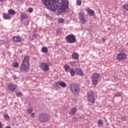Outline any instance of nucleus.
<instances>
[{"label": "nucleus", "instance_id": "nucleus-1", "mask_svg": "<svg viewBox=\"0 0 128 128\" xmlns=\"http://www.w3.org/2000/svg\"><path fill=\"white\" fill-rule=\"evenodd\" d=\"M46 8L52 12L59 10L62 12L68 8V1L66 0H42Z\"/></svg>", "mask_w": 128, "mask_h": 128}, {"label": "nucleus", "instance_id": "nucleus-2", "mask_svg": "<svg viewBox=\"0 0 128 128\" xmlns=\"http://www.w3.org/2000/svg\"><path fill=\"white\" fill-rule=\"evenodd\" d=\"M50 120V115L46 112L40 114L38 116V120L41 124H46Z\"/></svg>", "mask_w": 128, "mask_h": 128}, {"label": "nucleus", "instance_id": "nucleus-3", "mask_svg": "<svg viewBox=\"0 0 128 128\" xmlns=\"http://www.w3.org/2000/svg\"><path fill=\"white\" fill-rule=\"evenodd\" d=\"M70 90L74 96H78L80 92V88L78 84L73 83L70 85Z\"/></svg>", "mask_w": 128, "mask_h": 128}, {"label": "nucleus", "instance_id": "nucleus-4", "mask_svg": "<svg viewBox=\"0 0 128 128\" xmlns=\"http://www.w3.org/2000/svg\"><path fill=\"white\" fill-rule=\"evenodd\" d=\"M65 40L68 44H74L76 42V37L74 34H70L66 37Z\"/></svg>", "mask_w": 128, "mask_h": 128}, {"label": "nucleus", "instance_id": "nucleus-5", "mask_svg": "<svg viewBox=\"0 0 128 128\" xmlns=\"http://www.w3.org/2000/svg\"><path fill=\"white\" fill-rule=\"evenodd\" d=\"M100 75L98 73H94L92 76V84H94V86H96L98 84V78H100Z\"/></svg>", "mask_w": 128, "mask_h": 128}, {"label": "nucleus", "instance_id": "nucleus-6", "mask_svg": "<svg viewBox=\"0 0 128 128\" xmlns=\"http://www.w3.org/2000/svg\"><path fill=\"white\" fill-rule=\"evenodd\" d=\"M88 100L94 104L96 100L94 97V92L93 91L90 90L87 93Z\"/></svg>", "mask_w": 128, "mask_h": 128}, {"label": "nucleus", "instance_id": "nucleus-7", "mask_svg": "<svg viewBox=\"0 0 128 128\" xmlns=\"http://www.w3.org/2000/svg\"><path fill=\"white\" fill-rule=\"evenodd\" d=\"M116 58L118 60H124L126 58V54L124 50H122V52H120V53L116 54Z\"/></svg>", "mask_w": 128, "mask_h": 128}, {"label": "nucleus", "instance_id": "nucleus-8", "mask_svg": "<svg viewBox=\"0 0 128 128\" xmlns=\"http://www.w3.org/2000/svg\"><path fill=\"white\" fill-rule=\"evenodd\" d=\"M30 70V65L22 63L20 66V71L21 72H28Z\"/></svg>", "mask_w": 128, "mask_h": 128}, {"label": "nucleus", "instance_id": "nucleus-9", "mask_svg": "<svg viewBox=\"0 0 128 128\" xmlns=\"http://www.w3.org/2000/svg\"><path fill=\"white\" fill-rule=\"evenodd\" d=\"M79 20L82 24H83L88 22L86 19L84 18V12H79Z\"/></svg>", "mask_w": 128, "mask_h": 128}, {"label": "nucleus", "instance_id": "nucleus-10", "mask_svg": "<svg viewBox=\"0 0 128 128\" xmlns=\"http://www.w3.org/2000/svg\"><path fill=\"white\" fill-rule=\"evenodd\" d=\"M40 68H41V70H42L44 72H48L50 70V66L46 63H40Z\"/></svg>", "mask_w": 128, "mask_h": 128}, {"label": "nucleus", "instance_id": "nucleus-11", "mask_svg": "<svg viewBox=\"0 0 128 128\" xmlns=\"http://www.w3.org/2000/svg\"><path fill=\"white\" fill-rule=\"evenodd\" d=\"M8 90H10L12 92H14L16 90V85L14 84L10 83L8 84Z\"/></svg>", "mask_w": 128, "mask_h": 128}, {"label": "nucleus", "instance_id": "nucleus-12", "mask_svg": "<svg viewBox=\"0 0 128 128\" xmlns=\"http://www.w3.org/2000/svg\"><path fill=\"white\" fill-rule=\"evenodd\" d=\"M22 64H28L30 66V57L28 56H26L22 62Z\"/></svg>", "mask_w": 128, "mask_h": 128}, {"label": "nucleus", "instance_id": "nucleus-13", "mask_svg": "<svg viewBox=\"0 0 128 128\" xmlns=\"http://www.w3.org/2000/svg\"><path fill=\"white\" fill-rule=\"evenodd\" d=\"M78 110L76 109V108L74 107L72 108L70 111L69 114H72V116H74L76 114V111Z\"/></svg>", "mask_w": 128, "mask_h": 128}, {"label": "nucleus", "instance_id": "nucleus-14", "mask_svg": "<svg viewBox=\"0 0 128 128\" xmlns=\"http://www.w3.org/2000/svg\"><path fill=\"white\" fill-rule=\"evenodd\" d=\"M13 40L16 42H22V38L18 36H14L13 37Z\"/></svg>", "mask_w": 128, "mask_h": 128}, {"label": "nucleus", "instance_id": "nucleus-15", "mask_svg": "<svg viewBox=\"0 0 128 128\" xmlns=\"http://www.w3.org/2000/svg\"><path fill=\"white\" fill-rule=\"evenodd\" d=\"M86 12H87L88 14H89L90 16H94V10L88 9V10H86Z\"/></svg>", "mask_w": 128, "mask_h": 128}, {"label": "nucleus", "instance_id": "nucleus-16", "mask_svg": "<svg viewBox=\"0 0 128 128\" xmlns=\"http://www.w3.org/2000/svg\"><path fill=\"white\" fill-rule=\"evenodd\" d=\"M72 58H74V60H78V58H80V54L76 52H74L72 54Z\"/></svg>", "mask_w": 128, "mask_h": 128}, {"label": "nucleus", "instance_id": "nucleus-17", "mask_svg": "<svg viewBox=\"0 0 128 128\" xmlns=\"http://www.w3.org/2000/svg\"><path fill=\"white\" fill-rule=\"evenodd\" d=\"M20 18L22 20H26L28 18V15L24 13H22L20 15Z\"/></svg>", "mask_w": 128, "mask_h": 128}, {"label": "nucleus", "instance_id": "nucleus-18", "mask_svg": "<svg viewBox=\"0 0 128 128\" xmlns=\"http://www.w3.org/2000/svg\"><path fill=\"white\" fill-rule=\"evenodd\" d=\"M8 14H12V16H14L16 14V12L12 9H9L8 10Z\"/></svg>", "mask_w": 128, "mask_h": 128}, {"label": "nucleus", "instance_id": "nucleus-19", "mask_svg": "<svg viewBox=\"0 0 128 128\" xmlns=\"http://www.w3.org/2000/svg\"><path fill=\"white\" fill-rule=\"evenodd\" d=\"M41 52H44V54H48V47H42Z\"/></svg>", "mask_w": 128, "mask_h": 128}, {"label": "nucleus", "instance_id": "nucleus-20", "mask_svg": "<svg viewBox=\"0 0 128 128\" xmlns=\"http://www.w3.org/2000/svg\"><path fill=\"white\" fill-rule=\"evenodd\" d=\"M76 73L77 74H79V76H84V72H82V69H76Z\"/></svg>", "mask_w": 128, "mask_h": 128}, {"label": "nucleus", "instance_id": "nucleus-21", "mask_svg": "<svg viewBox=\"0 0 128 128\" xmlns=\"http://www.w3.org/2000/svg\"><path fill=\"white\" fill-rule=\"evenodd\" d=\"M3 17L4 20H10L11 18L10 16V14L6 13L3 14Z\"/></svg>", "mask_w": 128, "mask_h": 128}, {"label": "nucleus", "instance_id": "nucleus-22", "mask_svg": "<svg viewBox=\"0 0 128 128\" xmlns=\"http://www.w3.org/2000/svg\"><path fill=\"white\" fill-rule=\"evenodd\" d=\"M70 74L72 76H74L76 74V71H74V68L70 70Z\"/></svg>", "mask_w": 128, "mask_h": 128}, {"label": "nucleus", "instance_id": "nucleus-23", "mask_svg": "<svg viewBox=\"0 0 128 128\" xmlns=\"http://www.w3.org/2000/svg\"><path fill=\"white\" fill-rule=\"evenodd\" d=\"M70 66L66 64L64 66V68L65 70V72H68V70H70Z\"/></svg>", "mask_w": 128, "mask_h": 128}, {"label": "nucleus", "instance_id": "nucleus-24", "mask_svg": "<svg viewBox=\"0 0 128 128\" xmlns=\"http://www.w3.org/2000/svg\"><path fill=\"white\" fill-rule=\"evenodd\" d=\"M98 128H100V126H102V124H104V121H102V120H99L98 121Z\"/></svg>", "mask_w": 128, "mask_h": 128}, {"label": "nucleus", "instance_id": "nucleus-25", "mask_svg": "<svg viewBox=\"0 0 128 128\" xmlns=\"http://www.w3.org/2000/svg\"><path fill=\"white\" fill-rule=\"evenodd\" d=\"M60 86H62V88H66V83L64 82H60Z\"/></svg>", "mask_w": 128, "mask_h": 128}, {"label": "nucleus", "instance_id": "nucleus-26", "mask_svg": "<svg viewBox=\"0 0 128 128\" xmlns=\"http://www.w3.org/2000/svg\"><path fill=\"white\" fill-rule=\"evenodd\" d=\"M19 66L18 62H14L13 64V68H18Z\"/></svg>", "mask_w": 128, "mask_h": 128}, {"label": "nucleus", "instance_id": "nucleus-27", "mask_svg": "<svg viewBox=\"0 0 128 128\" xmlns=\"http://www.w3.org/2000/svg\"><path fill=\"white\" fill-rule=\"evenodd\" d=\"M116 96H122V92H116L114 96V98Z\"/></svg>", "mask_w": 128, "mask_h": 128}, {"label": "nucleus", "instance_id": "nucleus-28", "mask_svg": "<svg viewBox=\"0 0 128 128\" xmlns=\"http://www.w3.org/2000/svg\"><path fill=\"white\" fill-rule=\"evenodd\" d=\"M60 82H56L55 83V86L56 88H60Z\"/></svg>", "mask_w": 128, "mask_h": 128}, {"label": "nucleus", "instance_id": "nucleus-29", "mask_svg": "<svg viewBox=\"0 0 128 128\" xmlns=\"http://www.w3.org/2000/svg\"><path fill=\"white\" fill-rule=\"evenodd\" d=\"M34 110H32V108H29V109H27V112H28V114H30L32 113V111H33Z\"/></svg>", "mask_w": 128, "mask_h": 128}, {"label": "nucleus", "instance_id": "nucleus-30", "mask_svg": "<svg viewBox=\"0 0 128 128\" xmlns=\"http://www.w3.org/2000/svg\"><path fill=\"white\" fill-rule=\"evenodd\" d=\"M77 6H82V0H76Z\"/></svg>", "mask_w": 128, "mask_h": 128}, {"label": "nucleus", "instance_id": "nucleus-31", "mask_svg": "<svg viewBox=\"0 0 128 128\" xmlns=\"http://www.w3.org/2000/svg\"><path fill=\"white\" fill-rule=\"evenodd\" d=\"M58 22H60V24H64V20L62 19V18H59L58 20Z\"/></svg>", "mask_w": 128, "mask_h": 128}, {"label": "nucleus", "instance_id": "nucleus-32", "mask_svg": "<svg viewBox=\"0 0 128 128\" xmlns=\"http://www.w3.org/2000/svg\"><path fill=\"white\" fill-rule=\"evenodd\" d=\"M16 94L17 96H22V94L21 92H17L16 93Z\"/></svg>", "mask_w": 128, "mask_h": 128}, {"label": "nucleus", "instance_id": "nucleus-33", "mask_svg": "<svg viewBox=\"0 0 128 128\" xmlns=\"http://www.w3.org/2000/svg\"><path fill=\"white\" fill-rule=\"evenodd\" d=\"M122 8H124V10H128V4L124 5L122 6Z\"/></svg>", "mask_w": 128, "mask_h": 128}, {"label": "nucleus", "instance_id": "nucleus-34", "mask_svg": "<svg viewBox=\"0 0 128 128\" xmlns=\"http://www.w3.org/2000/svg\"><path fill=\"white\" fill-rule=\"evenodd\" d=\"M74 64H76V62H70V66H74Z\"/></svg>", "mask_w": 128, "mask_h": 128}, {"label": "nucleus", "instance_id": "nucleus-35", "mask_svg": "<svg viewBox=\"0 0 128 128\" xmlns=\"http://www.w3.org/2000/svg\"><path fill=\"white\" fill-rule=\"evenodd\" d=\"M4 118L6 120H9L10 119V116L8 114L4 115Z\"/></svg>", "mask_w": 128, "mask_h": 128}, {"label": "nucleus", "instance_id": "nucleus-36", "mask_svg": "<svg viewBox=\"0 0 128 128\" xmlns=\"http://www.w3.org/2000/svg\"><path fill=\"white\" fill-rule=\"evenodd\" d=\"M28 12H34V10L32 9V8H30L28 9Z\"/></svg>", "mask_w": 128, "mask_h": 128}, {"label": "nucleus", "instance_id": "nucleus-37", "mask_svg": "<svg viewBox=\"0 0 128 128\" xmlns=\"http://www.w3.org/2000/svg\"><path fill=\"white\" fill-rule=\"evenodd\" d=\"M31 118H34V116H36V113L33 112L30 114Z\"/></svg>", "mask_w": 128, "mask_h": 128}, {"label": "nucleus", "instance_id": "nucleus-38", "mask_svg": "<svg viewBox=\"0 0 128 128\" xmlns=\"http://www.w3.org/2000/svg\"><path fill=\"white\" fill-rule=\"evenodd\" d=\"M73 122H78V118L76 117H74L72 118Z\"/></svg>", "mask_w": 128, "mask_h": 128}, {"label": "nucleus", "instance_id": "nucleus-39", "mask_svg": "<svg viewBox=\"0 0 128 128\" xmlns=\"http://www.w3.org/2000/svg\"><path fill=\"white\" fill-rule=\"evenodd\" d=\"M12 78H14V80H16L18 78V77L16 76V74L12 75Z\"/></svg>", "mask_w": 128, "mask_h": 128}, {"label": "nucleus", "instance_id": "nucleus-40", "mask_svg": "<svg viewBox=\"0 0 128 128\" xmlns=\"http://www.w3.org/2000/svg\"><path fill=\"white\" fill-rule=\"evenodd\" d=\"M2 128V122H0V128Z\"/></svg>", "mask_w": 128, "mask_h": 128}, {"label": "nucleus", "instance_id": "nucleus-41", "mask_svg": "<svg viewBox=\"0 0 128 128\" xmlns=\"http://www.w3.org/2000/svg\"><path fill=\"white\" fill-rule=\"evenodd\" d=\"M102 40L104 42H106V39H104V38H102Z\"/></svg>", "mask_w": 128, "mask_h": 128}, {"label": "nucleus", "instance_id": "nucleus-42", "mask_svg": "<svg viewBox=\"0 0 128 128\" xmlns=\"http://www.w3.org/2000/svg\"><path fill=\"white\" fill-rule=\"evenodd\" d=\"M6 0H0V2H6Z\"/></svg>", "mask_w": 128, "mask_h": 128}, {"label": "nucleus", "instance_id": "nucleus-43", "mask_svg": "<svg viewBox=\"0 0 128 128\" xmlns=\"http://www.w3.org/2000/svg\"><path fill=\"white\" fill-rule=\"evenodd\" d=\"M22 0V2H24V0Z\"/></svg>", "mask_w": 128, "mask_h": 128}, {"label": "nucleus", "instance_id": "nucleus-44", "mask_svg": "<svg viewBox=\"0 0 128 128\" xmlns=\"http://www.w3.org/2000/svg\"><path fill=\"white\" fill-rule=\"evenodd\" d=\"M127 46H128V42L127 43Z\"/></svg>", "mask_w": 128, "mask_h": 128}]
</instances>
